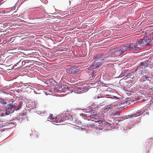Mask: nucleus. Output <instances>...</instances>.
Wrapping results in <instances>:
<instances>
[{"label": "nucleus", "instance_id": "nucleus-8", "mask_svg": "<svg viewBox=\"0 0 153 153\" xmlns=\"http://www.w3.org/2000/svg\"><path fill=\"white\" fill-rule=\"evenodd\" d=\"M61 87L60 92H67V93H70L69 88L67 85H63Z\"/></svg>", "mask_w": 153, "mask_h": 153}, {"label": "nucleus", "instance_id": "nucleus-27", "mask_svg": "<svg viewBox=\"0 0 153 153\" xmlns=\"http://www.w3.org/2000/svg\"><path fill=\"white\" fill-rule=\"evenodd\" d=\"M101 98H103V97H101Z\"/></svg>", "mask_w": 153, "mask_h": 153}, {"label": "nucleus", "instance_id": "nucleus-17", "mask_svg": "<svg viewBox=\"0 0 153 153\" xmlns=\"http://www.w3.org/2000/svg\"><path fill=\"white\" fill-rule=\"evenodd\" d=\"M140 115L139 114V113H137L136 114H134L132 115H130V116L131 117V118H132L133 117H135L137 116H139Z\"/></svg>", "mask_w": 153, "mask_h": 153}, {"label": "nucleus", "instance_id": "nucleus-26", "mask_svg": "<svg viewBox=\"0 0 153 153\" xmlns=\"http://www.w3.org/2000/svg\"><path fill=\"white\" fill-rule=\"evenodd\" d=\"M100 98V97H99V96L97 97V98Z\"/></svg>", "mask_w": 153, "mask_h": 153}, {"label": "nucleus", "instance_id": "nucleus-9", "mask_svg": "<svg viewBox=\"0 0 153 153\" xmlns=\"http://www.w3.org/2000/svg\"><path fill=\"white\" fill-rule=\"evenodd\" d=\"M115 51H116L115 49H113L111 50L110 51H108V52L105 54L106 55V58L109 56H114L115 55H116Z\"/></svg>", "mask_w": 153, "mask_h": 153}, {"label": "nucleus", "instance_id": "nucleus-19", "mask_svg": "<svg viewBox=\"0 0 153 153\" xmlns=\"http://www.w3.org/2000/svg\"><path fill=\"white\" fill-rule=\"evenodd\" d=\"M60 90H61V88H60L59 89H58L57 88H55L53 90V91L54 92H60Z\"/></svg>", "mask_w": 153, "mask_h": 153}, {"label": "nucleus", "instance_id": "nucleus-21", "mask_svg": "<svg viewBox=\"0 0 153 153\" xmlns=\"http://www.w3.org/2000/svg\"><path fill=\"white\" fill-rule=\"evenodd\" d=\"M137 70V68L136 69L135 71H132L131 72V73L132 74H133L134 75V74L135 73V72H136V71Z\"/></svg>", "mask_w": 153, "mask_h": 153}, {"label": "nucleus", "instance_id": "nucleus-2", "mask_svg": "<svg viewBox=\"0 0 153 153\" xmlns=\"http://www.w3.org/2000/svg\"><path fill=\"white\" fill-rule=\"evenodd\" d=\"M126 45L128 50L129 51L131 50L138 51L141 48L138 40L135 43L126 44Z\"/></svg>", "mask_w": 153, "mask_h": 153}, {"label": "nucleus", "instance_id": "nucleus-11", "mask_svg": "<svg viewBox=\"0 0 153 153\" xmlns=\"http://www.w3.org/2000/svg\"><path fill=\"white\" fill-rule=\"evenodd\" d=\"M87 87H80L76 88V90L79 91V92H82V91H85L87 90L88 89Z\"/></svg>", "mask_w": 153, "mask_h": 153}, {"label": "nucleus", "instance_id": "nucleus-25", "mask_svg": "<svg viewBox=\"0 0 153 153\" xmlns=\"http://www.w3.org/2000/svg\"><path fill=\"white\" fill-rule=\"evenodd\" d=\"M151 35H153V32H152L150 34V36H151Z\"/></svg>", "mask_w": 153, "mask_h": 153}, {"label": "nucleus", "instance_id": "nucleus-5", "mask_svg": "<svg viewBox=\"0 0 153 153\" xmlns=\"http://www.w3.org/2000/svg\"><path fill=\"white\" fill-rule=\"evenodd\" d=\"M85 115L87 119H89V118L92 119H96L97 117L96 112L94 110H90L88 112H86L85 114Z\"/></svg>", "mask_w": 153, "mask_h": 153}, {"label": "nucleus", "instance_id": "nucleus-18", "mask_svg": "<svg viewBox=\"0 0 153 153\" xmlns=\"http://www.w3.org/2000/svg\"><path fill=\"white\" fill-rule=\"evenodd\" d=\"M54 118V117H53V114H51L49 116V117L48 118V120H52Z\"/></svg>", "mask_w": 153, "mask_h": 153}, {"label": "nucleus", "instance_id": "nucleus-15", "mask_svg": "<svg viewBox=\"0 0 153 153\" xmlns=\"http://www.w3.org/2000/svg\"><path fill=\"white\" fill-rule=\"evenodd\" d=\"M127 76H130L131 78H133L134 77V75L133 74H132L131 73V72L128 73L127 75Z\"/></svg>", "mask_w": 153, "mask_h": 153}, {"label": "nucleus", "instance_id": "nucleus-22", "mask_svg": "<svg viewBox=\"0 0 153 153\" xmlns=\"http://www.w3.org/2000/svg\"><path fill=\"white\" fill-rule=\"evenodd\" d=\"M108 110L109 109H111L110 110V111H111V110H112V107H107V109H108Z\"/></svg>", "mask_w": 153, "mask_h": 153}, {"label": "nucleus", "instance_id": "nucleus-13", "mask_svg": "<svg viewBox=\"0 0 153 153\" xmlns=\"http://www.w3.org/2000/svg\"><path fill=\"white\" fill-rule=\"evenodd\" d=\"M128 71V70H126L124 72H123V73H122L119 76V77L121 78L124 76L126 75V73Z\"/></svg>", "mask_w": 153, "mask_h": 153}, {"label": "nucleus", "instance_id": "nucleus-12", "mask_svg": "<svg viewBox=\"0 0 153 153\" xmlns=\"http://www.w3.org/2000/svg\"><path fill=\"white\" fill-rule=\"evenodd\" d=\"M7 103L6 100L5 99L0 97V104L1 107L4 106Z\"/></svg>", "mask_w": 153, "mask_h": 153}, {"label": "nucleus", "instance_id": "nucleus-16", "mask_svg": "<svg viewBox=\"0 0 153 153\" xmlns=\"http://www.w3.org/2000/svg\"><path fill=\"white\" fill-rule=\"evenodd\" d=\"M146 63L144 62H141L140 64V66L142 68H143V66H145Z\"/></svg>", "mask_w": 153, "mask_h": 153}, {"label": "nucleus", "instance_id": "nucleus-24", "mask_svg": "<svg viewBox=\"0 0 153 153\" xmlns=\"http://www.w3.org/2000/svg\"><path fill=\"white\" fill-rule=\"evenodd\" d=\"M14 49L12 50H11V51H11V53H16V52H13V51H14Z\"/></svg>", "mask_w": 153, "mask_h": 153}, {"label": "nucleus", "instance_id": "nucleus-1", "mask_svg": "<svg viewBox=\"0 0 153 153\" xmlns=\"http://www.w3.org/2000/svg\"><path fill=\"white\" fill-rule=\"evenodd\" d=\"M106 58V55L97 54L95 56V59L96 61V68L99 67L101 65L102 63V62L104 59Z\"/></svg>", "mask_w": 153, "mask_h": 153}, {"label": "nucleus", "instance_id": "nucleus-4", "mask_svg": "<svg viewBox=\"0 0 153 153\" xmlns=\"http://www.w3.org/2000/svg\"><path fill=\"white\" fill-rule=\"evenodd\" d=\"M138 40L141 47L149 45L151 42L150 39H147L146 38H144L143 39H140Z\"/></svg>", "mask_w": 153, "mask_h": 153}, {"label": "nucleus", "instance_id": "nucleus-3", "mask_svg": "<svg viewBox=\"0 0 153 153\" xmlns=\"http://www.w3.org/2000/svg\"><path fill=\"white\" fill-rule=\"evenodd\" d=\"M115 50L116 55L119 56L122 55L125 52L128 51L126 44L117 48Z\"/></svg>", "mask_w": 153, "mask_h": 153}, {"label": "nucleus", "instance_id": "nucleus-14", "mask_svg": "<svg viewBox=\"0 0 153 153\" xmlns=\"http://www.w3.org/2000/svg\"><path fill=\"white\" fill-rule=\"evenodd\" d=\"M104 120H99V121L97 122H97L98 124L100 125V126H103V123H104Z\"/></svg>", "mask_w": 153, "mask_h": 153}, {"label": "nucleus", "instance_id": "nucleus-10", "mask_svg": "<svg viewBox=\"0 0 153 153\" xmlns=\"http://www.w3.org/2000/svg\"><path fill=\"white\" fill-rule=\"evenodd\" d=\"M12 106L13 110H17L21 108V104L19 103L18 104L15 103L14 105H11Z\"/></svg>", "mask_w": 153, "mask_h": 153}, {"label": "nucleus", "instance_id": "nucleus-7", "mask_svg": "<svg viewBox=\"0 0 153 153\" xmlns=\"http://www.w3.org/2000/svg\"><path fill=\"white\" fill-rule=\"evenodd\" d=\"M68 71L70 74H75L78 72L79 69L77 67L73 66L70 68Z\"/></svg>", "mask_w": 153, "mask_h": 153}, {"label": "nucleus", "instance_id": "nucleus-20", "mask_svg": "<svg viewBox=\"0 0 153 153\" xmlns=\"http://www.w3.org/2000/svg\"><path fill=\"white\" fill-rule=\"evenodd\" d=\"M108 124H109V123H108L107 122H106L105 121H104L103 126H105V125H107Z\"/></svg>", "mask_w": 153, "mask_h": 153}, {"label": "nucleus", "instance_id": "nucleus-6", "mask_svg": "<svg viewBox=\"0 0 153 153\" xmlns=\"http://www.w3.org/2000/svg\"><path fill=\"white\" fill-rule=\"evenodd\" d=\"M14 111V110H13L12 106L11 105H10L6 109V111L4 113H3L1 114L0 116L1 117L6 116L9 114L10 113L13 112Z\"/></svg>", "mask_w": 153, "mask_h": 153}, {"label": "nucleus", "instance_id": "nucleus-23", "mask_svg": "<svg viewBox=\"0 0 153 153\" xmlns=\"http://www.w3.org/2000/svg\"><path fill=\"white\" fill-rule=\"evenodd\" d=\"M149 39H151V42L153 40V36H151Z\"/></svg>", "mask_w": 153, "mask_h": 153}]
</instances>
